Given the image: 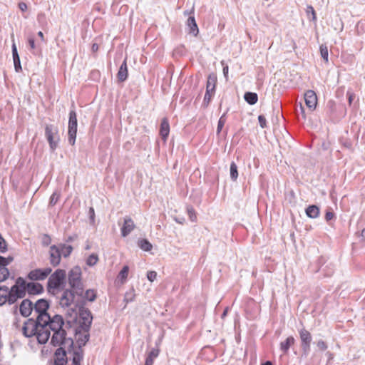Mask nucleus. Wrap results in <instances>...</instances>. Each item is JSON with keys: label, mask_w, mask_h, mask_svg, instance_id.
<instances>
[{"label": "nucleus", "mask_w": 365, "mask_h": 365, "mask_svg": "<svg viewBox=\"0 0 365 365\" xmlns=\"http://www.w3.org/2000/svg\"><path fill=\"white\" fill-rule=\"evenodd\" d=\"M28 41L31 48L34 49L36 48L34 39L33 38H30Z\"/></svg>", "instance_id": "603ef678"}, {"label": "nucleus", "mask_w": 365, "mask_h": 365, "mask_svg": "<svg viewBox=\"0 0 365 365\" xmlns=\"http://www.w3.org/2000/svg\"><path fill=\"white\" fill-rule=\"evenodd\" d=\"M45 135L51 150H55L60 140L58 128L53 125H46L45 127Z\"/></svg>", "instance_id": "7ed1b4c3"}, {"label": "nucleus", "mask_w": 365, "mask_h": 365, "mask_svg": "<svg viewBox=\"0 0 365 365\" xmlns=\"http://www.w3.org/2000/svg\"><path fill=\"white\" fill-rule=\"evenodd\" d=\"M26 294V282L19 278L16 284L9 289L10 304L15 303L18 299L23 298Z\"/></svg>", "instance_id": "f03ea898"}, {"label": "nucleus", "mask_w": 365, "mask_h": 365, "mask_svg": "<svg viewBox=\"0 0 365 365\" xmlns=\"http://www.w3.org/2000/svg\"><path fill=\"white\" fill-rule=\"evenodd\" d=\"M12 54H13V57L19 56V54L17 52V48H16L15 43H13V45H12Z\"/></svg>", "instance_id": "864d4df0"}, {"label": "nucleus", "mask_w": 365, "mask_h": 365, "mask_svg": "<svg viewBox=\"0 0 365 365\" xmlns=\"http://www.w3.org/2000/svg\"><path fill=\"white\" fill-rule=\"evenodd\" d=\"M47 328L45 323H41L38 319L36 321L29 319L24 322L22 327V332L26 337L36 336L40 344H45L48 340Z\"/></svg>", "instance_id": "f257e3e1"}, {"label": "nucleus", "mask_w": 365, "mask_h": 365, "mask_svg": "<svg viewBox=\"0 0 365 365\" xmlns=\"http://www.w3.org/2000/svg\"><path fill=\"white\" fill-rule=\"evenodd\" d=\"M306 214L310 218H317L319 215V208L317 205H309L306 209Z\"/></svg>", "instance_id": "b1692460"}, {"label": "nucleus", "mask_w": 365, "mask_h": 365, "mask_svg": "<svg viewBox=\"0 0 365 365\" xmlns=\"http://www.w3.org/2000/svg\"><path fill=\"white\" fill-rule=\"evenodd\" d=\"M61 259L60 248L58 246L52 245L49 248V260L53 267L58 266Z\"/></svg>", "instance_id": "9b49d317"}, {"label": "nucleus", "mask_w": 365, "mask_h": 365, "mask_svg": "<svg viewBox=\"0 0 365 365\" xmlns=\"http://www.w3.org/2000/svg\"><path fill=\"white\" fill-rule=\"evenodd\" d=\"M258 120L261 128H264L267 127V120L264 115H259Z\"/></svg>", "instance_id": "c03bdc74"}, {"label": "nucleus", "mask_w": 365, "mask_h": 365, "mask_svg": "<svg viewBox=\"0 0 365 365\" xmlns=\"http://www.w3.org/2000/svg\"><path fill=\"white\" fill-rule=\"evenodd\" d=\"M317 346L319 348V349L321 351H325L327 349V345L326 342L322 340L318 341Z\"/></svg>", "instance_id": "a18cd8bd"}, {"label": "nucleus", "mask_w": 365, "mask_h": 365, "mask_svg": "<svg viewBox=\"0 0 365 365\" xmlns=\"http://www.w3.org/2000/svg\"><path fill=\"white\" fill-rule=\"evenodd\" d=\"M187 25L190 28V32L196 34L198 32V29L197 24L195 22V19L193 16H190L187 19Z\"/></svg>", "instance_id": "c756f323"}, {"label": "nucleus", "mask_w": 365, "mask_h": 365, "mask_svg": "<svg viewBox=\"0 0 365 365\" xmlns=\"http://www.w3.org/2000/svg\"><path fill=\"white\" fill-rule=\"evenodd\" d=\"M245 100L250 105H254L257 102L258 96L257 93L247 92L244 96Z\"/></svg>", "instance_id": "393cba45"}, {"label": "nucleus", "mask_w": 365, "mask_h": 365, "mask_svg": "<svg viewBox=\"0 0 365 365\" xmlns=\"http://www.w3.org/2000/svg\"><path fill=\"white\" fill-rule=\"evenodd\" d=\"M15 70L16 72L21 71V66L20 62V58L19 56L13 57Z\"/></svg>", "instance_id": "a19ab883"}, {"label": "nucleus", "mask_w": 365, "mask_h": 365, "mask_svg": "<svg viewBox=\"0 0 365 365\" xmlns=\"http://www.w3.org/2000/svg\"><path fill=\"white\" fill-rule=\"evenodd\" d=\"M38 36L41 38V39L44 41H45V38H44V35L43 34L42 31H39L38 32Z\"/></svg>", "instance_id": "13d9d810"}, {"label": "nucleus", "mask_w": 365, "mask_h": 365, "mask_svg": "<svg viewBox=\"0 0 365 365\" xmlns=\"http://www.w3.org/2000/svg\"><path fill=\"white\" fill-rule=\"evenodd\" d=\"M58 247L60 248L61 256L63 255L64 257H68L73 250L71 245L61 244Z\"/></svg>", "instance_id": "a878e982"}, {"label": "nucleus", "mask_w": 365, "mask_h": 365, "mask_svg": "<svg viewBox=\"0 0 365 365\" xmlns=\"http://www.w3.org/2000/svg\"><path fill=\"white\" fill-rule=\"evenodd\" d=\"M306 13L308 16L309 15H312V21H314V22L317 21V14H316L315 10L314 9L312 6L309 5L307 6Z\"/></svg>", "instance_id": "c9c22d12"}, {"label": "nucleus", "mask_w": 365, "mask_h": 365, "mask_svg": "<svg viewBox=\"0 0 365 365\" xmlns=\"http://www.w3.org/2000/svg\"><path fill=\"white\" fill-rule=\"evenodd\" d=\"M217 83V77L215 74H210L207 77L206 92L205 94L203 104L207 106L215 94V87Z\"/></svg>", "instance_id": "423d86ee"}, {"label": "nucleus", "mask_w": 365, "mask_h": 365, "mask_svg": "<svg viewBox=\"0 0 365 365\" xmlns=\"http://www.w3.org/2000/svg\"><path fill=\"white\" fill-rule=\"evenodd\" d=\"M128 76V66H127V58H125L123 63L119 68V70L117 73L118 80L120 82L125 81Z\"/></svg>", "instance_id": "6ab92c4d"}, {"label": "nucleus", "mask_w": 365, "mask_h": 365, "mask_svg": "<svg viewBox=\"0 0 365 365\" xmlns=\"http://www.w3.org/2000/svg\"><path fill=\"white\" fill-rule=\"evenodd\" d=\"M158 354H159L158 350L153 349L149 353L148 356L151 357V358H153V359H154L155 358H156L158 356Z\"/></svg>", "instance_id": "de8ad7c7"}, {"label": "nucleus", "mask_w": 365, "mask_h": 365, "mask_svg": "<svg viewBox=\"0 0 365 365\" xmlns=\"http://www.w3.org/2000/svg\"><path fill=\"white\" fill-rule=\"evenodd\" d=\"M63 324L64 322L61 316L55 315L52 318L50 317L49 321L45 323V325L48 327L47 331L48 332V338L51 335V330L53 332L62 330Z\"/></svg>", "instance_id": "1a4fd4ad"}, {"label": "nucleus", "mask_w": 365, "mask_h": 365, "mask_svg": "<svg viewBox=\"0 0 365 365\" xmlns=\"http://www.w3.org/2000/svg\"><path fill=\"white\" fill-rule=\"evenodd\" d=\"M187 212L189 216L190 220L192 222H196L197 221V215L195 212V210L192 207H188L187 208Z\"/></svg>", "instance_id": "4c0bfd02"}, {"label": "nucleus", "mask_w": 365, "mask_h": 365, "mask_svg": "<svg viewBox=\"0 0 365 365\" xmlns=\"http://www.w3.org/2000/svg\"><path fill=\"white\" fill-rule=\"evenodd\" d=\"M80 317L83 320V324L86 327H89L92 322V316L88 311L83 310L80 313Z\"/></svg>", "instance_id": "5701e85b"}, {"label": "nucleus", "mask_w": 365, "mask_h": 365, "mask_svg": "<svg viewBox=\"0 0 365 365\" xmlns=\"http://www.w3.org/2000/svg\"><path fill=\"white\" fill-rule=\"evenodd\" d=\"M90 213L91 214L92 216L94 215V209L93 207L90 208Z\"/></svg>", "instance_id": "e2e57ef3"}, {"label": "nucleus", "mask_w": 365, "mask_h": 365, "mask_svg": "<svg viewBox=\"0 0 365 365\" xmlns=\"http://www.w3.org/2000/svg\"><path fill=\"white\" fill-rule=\"evenodd\" d=\"M66 340V331L64 329L54 331L51 339V343L55 346H61L65 342Z\"/></svg>", "instance_id": "2eb2a0df"}, {"label": "nucleus", "mask_w": 365, "mask_h": 365, "mask_svg": "<svg viewBox=\"0 0 365 365\" xmlns=\"http://www.w3.org/2000/svg\"><path fill=\"white\" fill-rule=\"evenodd\" d=\"M295 339L293 336L287 337L284 341L280 343V349L284 354H287L289 349L294 344Z\"/></svg>", "instance_id": "4be33fe9"}, {"label": "nucleus", "mask_w": 365, "mask_h": 365, "mask_svg": "<svg viewBox=\"0 0 365 365\" xmlns=\"http://www.w3.org/2000/svg\"><path fill=\"white\" fill-rule=\"evenodd\" d=\"M147 277L150 282H153L157 278V272L155 271H149L147 273Z\"/></svg>", "instance_id": "37998d69"}, {"label": "nucleus", "mask_w": 365, "mask_h": 365, "mask_svg": "<svg viewBox=\"0 0 365 365\" xmlns=\"http://www.w3.org/2000/svg\"><path fill=\"white\" fill-rule=\"evenodd\" d=\"M138 245L144 251H150L153 248L152 244L146 239L139 240Z\"/></svg>", "instance_id": "bb28decb"}, {"label": "nucleus", "mask_w": 365, "mask_h": 365, "mask_svg": "<svg viewBox=\"0 0 365 365\" xmlns=\"http://www.w3.org/2000/svg\"><path fill=\"white\" fill-rule=\"evenodd\" d=\"M80 360H81V356H80V355H78V354H76V355L73 356V363H74L76 365H79Z\"/></svg>", "instance_id": "3c124183"}, {"label": "nucleus", "mask_w": 365, "mask_h": 365, "mask_svg": "<svg viewBox=\"0 0 365 365\" xmlns=\"http://www.w3.org/2000/svg\"><path fill=\"white\" fill-rule=\"evenodd\" d=\"M299 336L302 341V346L303 349L307 351L309 350L310 344L312 341V336L309 331L302 329L299 331Z\"/></svg>", "instance_id": "ddd939ff"}, {"label": "nucleus", "mask_w": 365, "mask_h": 365, "mask_svg": "<svg viewBox=\"0 0 365 365\" xmlns=\"http://www.w3.org/2000/svg\"><path fill=\"white\" fill-rule=\"evenodd\" d=\"M300 109H301V112H302V114L303 115V118H305L306 116H305L304 109V108H303V106L302 105H300Z\"/></svg>", "instance_id": "bf43d9fd"}, {"label": "nucleus", "mask_w": 365, "mask_h": 365, "mask_svg": "<svg viewBox=\"0 0 365 365\" xmlns=\"http://www.w3.org/2000/svg\"><path fill=\"white\" fill-rule=\"evenodd\" d=\"M19 8L22 11H25L27 10V5L26 3L24 2H20L19 4Z\"/></svg>", "instance_id": "8fccbe9b"}, {"label": "nucleus", "mask_w": 365, "mask_h": 365, "mask_svg": "<svg viewBox=\"0 0 365 365\" xmlns=\"http://www.w3.org/2000/svg\"><path fill=\"white\" fill-rule=\"evenodd\" d=\"M304 101L307 106L312 111L317 105V97L314 91H307L304 94Z\"/></svg>", "instance_id": "f8f14e48"}, {"label": "nucleus", "mask_w": 365, "mask_h": 365, "mask_svg": "<svg viewBox=\"0 0 365 365\" xmlns=\"http://www.w3.org/2000/svg\"><path fill=\"white\" fill-rule=\"evenodd\" d=\"M230 178L233 181H235L238 178L237 166L234 162L230 164Z\"/></svg>", "instance_id": "c85d7f7f"}, {"label": "nucleus", "mask_w": 365, "mask_h": 365, "mask_svg": "<svg viewBox=\"0 0 365 365\" xmlns=\"http://www.w3.org/2000/svg\"><path fill=\"white\" fill-rule=\"evenodd\" d=\"M9 276V271L6 267L0 266V282H4L8 279Z\"/></svg>", "instance_id": "72a5a7b5"}, {"label": "nucleus", "mask_w": 365, "mask_h": 365, "mask_svg": "<svg viewBox=\"0 0 365 365\" xmlns=\"http://www.w3.org/2000/svg\"><path fill=\"white\" fill-rule=\"evenodd\" d=\"M59 198H60V194L56 192H54L50 197L49 205H51V206L55 205L57 203V202L58 201Z\"/></svg>", "instance_id": "58836bf2"}, {"label": "nucleus", "mask_w": 365, "mask_h": 365, "mask_svg": "<svg viewBox=\"0 0 365 365\" xmlns=\"http://www.w3.org/2000/svg\"><path fill=\"white\" fill-rule=\"evenodd\" d=\"M7 250V245L5 240L0 235V252H5Z\"/></svg>", "instance_id": "79ce46f5"}, {"label": "nucleus", "mask_w": 365, "mask_h": 365, "mask_svg": "<svg viewBox=\"0 0 365 365\" xmlns=\"http://www.w3.org/2000/svg\"><path fill=\"white\" fill-rule=\"evenodd\" d=\"M98 262V257L96 254H91L88 256L86 259V264L88 266H93L97 264Z\"/></svg>", "instance_id": "f704fd0d"}, {"label": "nucleus", "mask_w": 365, "mask_h": 365, "mask_svg": "<svg viewBox=\"0 0 365 365\" xmlns=\"http://www.w3.org/2000/svg\"><path fill=\"white\" fill-rule=\"evenodd\" d=\"M320 54L322 58L324 60L325 63H328L329 61V52L328 48L326 45L322 44L320 46Z\"/></svg>", "instance_id": "7c9ffc66"}, {"label": "nucleus", "mask_w": 365, "mask_h": 365, "mask_svg": "<svg viewBox=\"0 0 365 365\" xmlns=\"http://www.w3.org/2000/svg\"><path fill=\"white\" fill-rule=\"evenodd\" d=\"M228 71H229V67L227 65H225L223 66V74L226 80L228 79Z\"/></svg>", "instance_id": "09e8293b"}, {"label": "nucleus", "mask_w": 365, "mask_h": 365, "mask_svg": "<svg viewBox=\"0 0 365 365\" xmlns=\"http://www.w3.org/2000/svg\"><path fill=\"white\" fill-rule=\"evenodd\" d=\"M347 94L349 96V103L351 104L352 101H353V99L354 98V95L352 93H348Z\"/></svg>", "instance_id": "6e6d98bb"}, {"label": "nucleus", "mask_w": 365, "mask_h": 365, "mask_svg": "<svg viewBox=\"0 0 365 365\" xmlns=\"http://www.w3.org/2000/svg\"><path fill=\"white\" fill-rule=\"evenodd\" d=\"M154 362V359L151 357L147 356L145 362V365H153Z\"/></svg>", "instance_id": "5fc2aeb1"}, {"label": "nucleus", "mask_w": 365, "mask_h": 365, "mask_svg": "<svg viewBox=\"0 0 365 365\" xmlns=\"http://www.w3.org/2000/svg\"><path fill=\"white\" fill-rule=\"evenodd\" d=\"M6 302L10 304L9 289L6 286L0 287V306Z\"/></svg>", "instance_id": "412c9836"}, {"label": "nucleus", "mask_w": 365, "mask_h": 365, "mask_svg": "<svg viewBox=\"0 0 365 365\" xmlns=\"http://www.w3.org/2000/svg\"><path fill=\"white\" fill-rule=\"evenodd\" d=\"M13 261L12 257H4L0 256V266H3L6 267L8 264H9Z\"/></svg>", "instance_id": "ea45409f"}, {"label": "nucleus", "mask_w": 365, "mask_h": 365, "mask_svg": "<svg viewBox=\"0 0 365 365\" xmlns=\"http://www.w3.org/2000/svg\"><path fill=\"white\" fill-rule=\"evenodd\" d=\"M20 312L24 317H29L33 310V304L29 299H24L20 304Z\"/></svg>", "instance_id": "dca6fc26"}, {"label": "nucleus", "mask_w": 365, "mask_h": 365, "mask_svg": "<svg viewBox=\"0 0 365 365\" xmlns=\"http://www.w3.org/2000/svg\"><path fill=\"white\" fill-rule=\"evenodd\" d=\"M52 269L49 267H46L44 269H35L31 270L29 274L28 277L31 280H43L45 279L51 273Z\"/></svg>", "instance_id": "9d476101"}, {"label": "nucleus", "mask_w": 365, "mask_h": 365, "mask_svg": "<svg viewBox=\"0 0 365 365\" xmlns=\"http://www.w3.org/2000/svg\"><path fill=\"white\" fill-rule=\"evenodd\" d=\"M72 300L73 294L68 291H66L61 299V303L66 306L70 305Z\"/></svg>", "instance_id": "cd10ccee"}, {"label": "nucleus", "mask_w": 365, "mask_h": 365, "mask_svg": "<svg viewBox=\"0 0 365 365\" xmlns=\"http://www.w3.org/2000/svg\"><path fill=\"white\" fill-rule=\"evenodd\" d=\"M48 303L46 300L39 299L34 305V310L38 313V320L41 323H46L50 319V315L47 313Z\"/></svg>", "instance_id": "39448f33"}, {"label": "nucleus", "mask_w": 365, "mask_h": 365, "mask_svg": "<svg viewBox=\"0 0 365 365\" xmlns=\"http://www.w3.org/2000/svg\"><path fill=\"white\" fill-rule=\"evenodd\" d=\"M262 365H272V362L269 361H267L263 364H262Z\"/></svg>", "instance_id": "680f3d73"}, {"label": "nucleus", "mask_w": 365, "mask_h": 365, "mask_svg": "<svg viewBox=\"0 0 365 365\" xmlns=\"http://www.w3.org/2000/svg\"><path fill=\"white\" fill-rule=\"evenodd\" d=\"M81 276V269L78 267L72 269L68 275L69 284L76 289V292L78 294H81L83 289Z\"/></svg>", "instance_id": "20e7f679"}, {"label": "nucleus", "mask_w": 365, "mask_h": 365, "mask_svg": "<svg viewBox=\"0 0 365 365\" xmlns=\"http://www.w3.org/2000/svg\"><path fill=\"white\" fill-rule=\"evenodd\" d=\"M55 364L64 365L66 362V354L62 348H58L55 352Z\"/></svg>", "instance_id": "aec40b11"}, {"label": "nucleus", "mask_w": 365, "mask_h": 365, "mask_svg": "<svg viewBox=\"0 0 365 365\" xmlns=\"http://www.w3.org/2000/svg\"><path fill=\"white\" fill-rule=\"evenodd\" d=\"M361 235L363 238L365 239V228L362 230Z\"/></svg>", "instance_id": "052dcab7"}, {"label": "nucleus", "mask_w": 365, "mask_h": 365, "mask_svg": "<svg viewBox=\"0 0 365 365\" xmlns=\"http://www.w3.org/2000/svg\"><path fill=\"white\" fill-rule=\"evenodd\" d=\"M43 291V287L37 282H26V292L30 294H39Z\"/></svg>", "instance_id": "a211bd4d"}, {"label": "nucleus", "mask_w": 365, "mask_h": 365, "mask_svg": "<svg viewBox=\"0 0 365 365\" xmlns=\"http://www.w3.org/2000/svg\"><path fill=\"white\" fill-rule=\"evenodd\" d=\"M334 214L332 212L328 211L325 214V220L327 221H329V220H332L334 218Z\"/></svg>", "instance_id": "49530a36"}, {"label": "nucleus", "mask_w": 365, "mask_h": 365, "mask_svg": "<svg viewBox=\"0 0 365 365\" xmlns=\"http://www.w3.org/2000/svg\"><path fill=\"white\" fill-rule=\"evenodd\" d=\"M84 298L90 302H93L96 298V291L94 289L86 290Z\"/></svg>", "instance_id": "473e14b6"}, {"label": "nucleus", "mask_w": 365, "mask_h": 365, "mask_svg": "<svg viewBox=\"0 0 365 365\" xmlns=\"http://www.w3.org/2000/svg\"><path fill=\"white\" fill-rule=\"evenodd\" d=\"M98 45L97 43H93L92 45V51L93 52H97L98 51Z\"/></svg>", "instance_id": "4d7b16f0"}, {"label": "nucleus", "mask_w": 365, "mask_h": 365, "mask_svg": "<svg viewBox=\"0 0 365 365\" xmlns=\"http://www.w3.org/2000/svg\"><path fill=\"white\" fill-rule=\"evenodd\" d=\"M128 272H129L128 266H127V265L124 266L123 267V269H121V271L119 272L118 277L123 282H124L127 279V277H128Z\"/></svg>", "instance_id": "e433bc0d"}, {"label": "nucleus", "mask_w": 365, "mask_h": 365, "mask_svg": "<svg viewBox=\"0 0 365 365\" xmlns=\"http://www.w3.org/2000/svg\"><path fill=\"white\" fill-rule=\"evenodd\" d=\"M77 115L76 111L71 110L69 113L68 120V142L71 145L75 144L76 134H77Z\"/></svg>", "instance_id": "0eeeda50"}, {"label": "nucleus", "mask_w": 365, "mask_h": 365, "mask_svg": "<svg viewBox=\"0 0 365 365\" xmlns=\"http://www.w3.org/2000/svg\"><path fill=\"white\" fill-rule=\"evenodd\" d=\"M226 122H227V117H226V114L224 113L223 115H221V117L220 118L218 123H217V134H219L222 131Z\"/></svg>", "instance_id": "2f4dec72"}, {"label": "nucleus", "mask_w": 365, "mask_h": 365, "mask_svg": "<svg viewBox=\"0 0 365 365\" xmlns=\"http://www.w3.org/2000/svg\"><path fill=\"white\" fill-rule=\"evenodd\" d=\"M66 278V272L63 269H57L49 277L48 285L51 289H58L63 283Z\"/></svg>", "instance_id": "6e6552de"}, {"label": "nucleus", "mask_w": 365, "mask_h": 365, "mask_svg": "<svg viewBox=\"0 0 365 365\" xmlns=\"http://www.w3.org/2000/svg\"><path fill=\"white\" fill-rule=\"evenodd\" d=\"M170 133V125L167 118L162 119L160 127V135L164 141H166Z\"/></svg>", "instance_id": "f3484780"}, {"label": "nucleus", "mask_w": 365, "mask_h": 365, "mask_svg": "<svg viewBox=\"0 0 365 365\" xmlns=\"http://www.w3.org/2000/svg\"><path fill=\"white\" fill-rule=\"evenodd\" d=\"M135 225L133 220L129 217H125L123 224L120 229L122 236L126 237L135 229Z\"/></svg>", "instance_id": "4468645a"}]
</instances>
